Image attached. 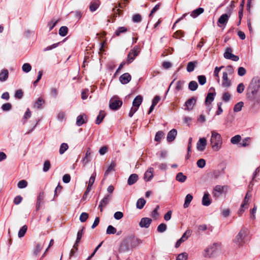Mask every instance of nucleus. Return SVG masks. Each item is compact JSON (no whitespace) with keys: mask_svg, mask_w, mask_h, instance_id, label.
Masks as SVG:
<instances>
[{"mask_svg":"<svg viewBox=\"0 0 260 260\" xmlns=\"http://www.w3.org/2000/svg\"><path fill=\"white\" fill-rule=\"evenodd\" d=\"M142 240L137 238L134 235L125 237L121 242L118 251L119 252H126L137 246Z\"/></svg>","mask_w":260,"mask_h":260,"instance_id":"1","label":"nucleus"},{"mask_svg":"<svg viewBox=\"0 0 260 260\" xmlns=\"http://www.w3.org/2000/svg\"><path fill=\"white\" fill-rule=\"evenodd\" d=\"M210 143L212 149L215 151H218L221 148L222 144V139L219 133L215 131L211 132Z\"/></svg>","mask_w":260,"mask_h":260,"instance_id":"2","label":"nucleus"},{"mask_svg":"<svg viewBox=\"0 0 260 260\" xmlns=\"http://www.w3.org/2000/svg\"><path fill=\"white\" fill-rule=\"evenodd\" d=\"M247 235V229L246 228H242L236 236L234 242L237 244L238 247H241L245 243Z\"/></svg>","mask_w":260,"mask_h":260,"instance_id":"3","label":"nucleus"},{"mask_svg":"<svg viewBox=\"0 0 260 260\" xmlns=\"http://www.w3.org/2000/svg\"><path fill=\"white\" fill-rule=\"evenodd\" d=\"M259 89L260 80L257 77L253 78L249 85L247 94H256Z\"/></svg>","mask_w":260,"mask_h":260,"instance_id":"4","label":"nucleus"},{"mask_svg":"<svg viewBox=\"0 0 260 260\" xmlns=\"http://www.w3.org/2000/svg\"><path fill=\"white\" fill-rule=\"evenodd\" d=\"M122 105V101L117 96H114L109 101V108L112 110H118Z\"/></svg>","mask_w":260,"mask_h":260,"instance_id":"5","label":"nucleus"},{"mask_svg":"<svg viewBox=\"0 0 260 260\" xmlns=\"http://www.w3.org/2000/svg\"><path fill=\"white\" fill-rule=\"evenodd\" d=\"M218 244L214 243L209 246L204 250V255L205 257H210L214 255L218 250Z\"/></svg>","mask_w":260,"mask_h":260,"instance_id":"6","label":"nucleus"},{"mask_svg":"<svg viewBox=\"0 0 260 260\" xmlns=\"http://www.w3.org/2000/svg\"><path fill=\"white\" fill-rule=\"evenodd\" d=\"M140 52V48L138 46H135L129 52L127 58V63L132 62Z\"/></svg>","mask_w":260,"mask_h":260,"instance_id":"7","label":"nucleus"},{"mask_svg":"<svg viewBox=\"0 0 260 260\" xmlns=\"http://www.w3.org/2000/svg\"><path fill=\"white\" fill-rule=\"evenodd\" d=\"M197 100V98L194 96L191 97V98L188 99L184 104V106L185 107L184 110L185 111L191 110L193 108V107L196 103Z\"/></svg>","mask_w":260,"mask_h":260,"instance_id":"8","label":"nucleus"},{"mask_svg":"<svg viewBox=\"0 0 260 260\" xmlns=\"http://www.w3.org/2000/svg\"><path fill=\"white\" fill-rule=\"evenodd\" d=\"M191 234V231L189 230H187L186 231V232L183 234L182 237L177 241L176 244H175V247L176 248L180 246L181 243L186 240L189 237Z\"/></svg>","mask_w":260,"mask_h":260,"instance_id":"9","label":"nucleus"},{"mask_svg":"<svg viewBox=\"0 0 260 260\" xmlns=\"http://www.w3.org/2000/svg\"><path fill=\"white\" fill-rule=\"evenodd\" d=\"M152 222V219L148 217L142 218L139 225L142 228H148Z\"/></svg>","mask_w":260,"mask_h":260,"instance_id":"10","label":"nucleus"},{"mask_svg":"<svg viewBox=\"0 0 260 260\" xmlns=\"http://www.w3.org/2000/svg\"><path fill=\"white\" fill-rule=\"evenodd\" d=\"M154 169L152 167H149L145 172L144 175V179L145 181H150L153 177Z\"/></svg>","mask_w":260,"mask_h":260,"instance_id":"11","label":"nucleus"},{"mask_svg":"<svg viewBox=\"0 0 260 260\" xmlns=\"http://www.w3.org/2000/svg\"><path fill=\"white\" fill-rule=\"evenodd\" d=\"M207 144V140L205 138H200L197 144V149L200 151L204 150Z\"/></svg>","mask_w":260,"mask_h":260,"instance_id":"12","label":"nucleus"},{"mask_svg":"<svg viewBox=\"0 0 260 260\" xmlns=\"http://www.w3.org/2000/svg\"><path fill=\"white\" fill-rule=\"evenodd\" d=\"M223 186L219 185H216L213 189V197L216 198L220 196L223 192Z\"/></svg>","mask_w":260,"mask_h":260,"instance_id":"13","label":"nucleus"},{"mask_svg":"<svg viewBox=\"0 0 260 260\" xmlns=\"http://www.w3.org/2000/svg\"><path fill=\"white\" fill-rule=\"evenodd\" d=\"M131 76L128 73L121 75L119 77V81L122 84H126L131 80Z\"/></svg>","mask_w":260,"mask_h":260,"instance_id":"14","label":"nucleus"},{"mask_svg":"<svg viewBox=\"0 0 260 260\" xmlns=\"http://www.w3.org/2000/svg\"><path fill=\"white\" fill-rule=\"evenodd\" d=\"M177 134V131L176 129L173 128L170 131L167 136V141L169 143H171L173 142L175 139L176 138V137Z\"/></svg>","mask_w":260,"mask_h":260,"instance_id":"15","label":"nucleus"},{"mask_svg":"<svg viewBox=\"0 0 260 260\" xmlns=\"http://www.w3.org/2000/svg\"><path fill=\"white\" fill-rule=\"evenodd\" d=\"M222 80V86L223 87H229L231 85V81L229 80L228 74L226 72L223 73Z\"/></svg>","mask_w":260,"mask_h":260,"instance_id":"16","label":"nucleus"},{"mask_svg":"<svg viewBox=\"0 0 260 260\" xmlns=\"http://www.w3.org/2000/svg\"><path fill=\"white\" fill-rule=\"evenodd\" d=\"M110 200V195H106L104 198L101 201L99 205V208L100 209L101 212L103 211V209L109 203Z\"/></svg>","mask_w":260,"mask_h":260,"instance_id":"17","label":"nucleus"},{"mask_svg":"<svg viewBox=\"0 0 260 260\" xmlns=\"http://www.w3.org/2000/svg\"><path fill=\"white\" fill-rule=\"evenodd\" d=\"M202 203V205L205 206H209L211 204V201L210 199V194L207 191L204 192Z\"/></svg>","mask_w":260,"mask_h":260,"instance_id":"18","label":"nucleus"},{"mask_svg":"<svg viewBox=\"0 0 260 260\" xmlns=\"http://www.w3.org/2000/svg\"><path fill=\"white\" fill-rule=\"evenodd\" d=\"M87 118V116L85 114H81L77 116L76 119V125L78 126H81L84 123L87 122V120H85V119Z\"/></svg>","mask_w":260,"mask_h":260,"instance_id":"19","label":"nucleus"},{"mask_svg":"<svg viewBox=\"0 0 260 260\" xmlns=\"http://www.w3.org/2000/svg\"><path fill=\"white\" fill-rule=\"evenodd\" d=\"M230 17L229 15H227L226 14L221 15L218 20V23L222 24L225 26L226 25Z\"/></svg>","mask_w":260,"mask_h":260,"instance_id":"20","label":"nucleus"},{"mask_svg":"<svg viewBox=\"0 0 260 260\" xmlns=\"http://www.w3.org/2000/svg\"><path fill=\"white\" fill-rule=\"evenodd\" d=\"M100 5V2L99 0H92L90 4L89 9L92 12L95 11Z\"/></svg>","mask_w":260,"mask_h":260,"instance_id":"21","label":"nucleus"},{"mask_svg":"<svg viewBox=\"0 0 260 260\" xmlns=\"http://www.w3.org/2000/svg\"><path fill=\"white\" fill-rule=\"evenodd\" d=\"M44 198V192L43 191L39 193L37 197V200L36 203V210L38 211L40 209L41 205L42 204V201Z\"/></svg>","mask_w":260,"mask_h":260,"instance_id":"22","label":"nucleus"},{"mask_svg":"<svg viewBox=\"0 0 260 260\" xmlns=\"http://www.w3.org/2000/svg\"><path fill=\"white\" fill-rule=\"evenodd\" d=\"M216 93L215 92H209L207 94V95L205 99V104L206 106H208L211 104V103L214 101V98L215 96Z\"/></svg>","mask_w":260,"mask_h":260,"instance_id":"23","label":"nucleus"},{"mask_svg":"<svg viewBox=\"0 0 260 260\" xmlns=\"http://www.w3.org/2000/svg\"><path fill=\"white\" fill-rule=\"evenodd\" d=\"M138 175L136 174H131L127 180V184L129 185H132L138 180Z\"/></svg>","mask_w":260,"mask_h":260,"instance_id":"24","label":"nucleus"},{"mask_svg":"<svg viewBox=\"0 0 260 260\" xmlns=\"http://www.w3.org/2000/svg\"><path fill=\"white\" fill-rule=\"evenodd\" d=\"M143 101V97L141 95H137L133 101V106L139 108Z\"/></svg>","mask_w":260,"mask_h":260,"instance_id":"25","label":"nucleus"},{"mask_svg":"<svg viewBox=\"0 0 260 260\" xmlns=\"http://www.w3.org/2000/svg\"><path fill=\"white\" fill-rule=\"evenodd\" d=\"M248 98L253 105L258 104L260 103V98L256 96V94H247Z\"/></svg>","mask_w":260,"mask_h":260,"instance_id":"26","label":"nucleus"},{"mask_svg":"<svg viewBox=\"0 0 260 260\" xmlns=\"http://www.w3.org/2000/svg\"><path fill=\"white\" fill-rule=\"evenodd\" d=\"M9 76V72L7 69L3 70L0 73V82H3L6 81Z\"/></svg>","mask_w":260,"mask_h":260,"instance_id":"27","label":"nucleus"},{"mask_svg":"<svg viewBox=\"0 0 260 260\" xmlns=\"http://www.w3.org/2000/svg\"><path fill=\"white\" fill-rule=\"evenodd\" d=\"M204 11V10L202 8H198L196 10L192 11L190 14V16L192 18H196L200 14H202Z\"/></svg>","mask_w":260,"mask_h":260,"instance_id":"28","label":"nucleus"},{"mask_svg":"<svg viewBox=\"0 0 260 260\" xmlns=\"http://www.w3.org/2000/svg\"><path fill=\"white\" fill-rule=\"evenodd\" d=\"M193 197L190 194H187L185 198V202L183 205V207L184 208H186L188 207L190 205V202L192 200Z\"/></svg>","mask_w":260,"mask_h":260,"instance_id":"29","label":"nucleus"},{"mask_svg":"<svg viewBox=\"0 0 260 260\" xmlns=\"http://www.w3.org/2000/svg\"><path fill=\"white\" fill-rule=\"evenodd\" d=\"M197 64V61H190V62H188L187 67H186L187 71L189 73L192 72L194 70V68Z\"/></svg>","mask_w":260,"mask_h":260,"instance_id":"30","label":"nucleus"},{"mask_svg":"<svg viewBox=\"0 0 260 260\" xmlns=\"http://www.w3.org/2000/svg\"><path fill=\"white\" fill-rule=\"evenodd\" d=\"M186 179L187 177L184 175L182 172L178 173L176 176V180L181 183L184 182Z\"/></svg>","mask_w":260,"mask_h":260,"instance_id":"31","label":"nucleus"},{"mask_svg":"<svg viewBox=\"0 0 260 260\" xmlns=\"http://www.w3.org/2000/svg\"><path fill=\"white\" fill-rule=\"evenodd\" d=\"M105 116V112L103 111H100L99 115L96 117V119L95 120V123L96 124H100L103 121Z\"/></svg>","mask_w":260,"mask_h":260,"instance_id":"32","label":"nucleus"},{"mask_svg":"<svg viewBox=\"0 0 260 260\" xmlns=\"http://www.w3.org/2000/svg\"><path fill=\"white\" fill-rule=\"evenodd\" d=\"M68 28L66 26H62L60 27L58 34L61 37H65L68 32Z\"/></svg>","mask_w":260,"mask_h":260,"instance_id":"33","label":"nucleus"},{"mask_svg":"<svg viewBox=\"0 0 260 260\" xmlns=\"http://www.w3.org/2000/svg\"><path fill=\"white\" fill-rule=\"evenodd\" d=\"M146 204V201L144 198H140L138 200L136 203V207L138 209H142L145 204Z\"/></svg>","mask_w":260,"mask_h":260,"instance_id":"34","label":"nucleus"},{"mask_svg":"<svg viewBox=\"0 0 260 260\" xmlns=\"http://www.w3.org/2000/svg\"><path fill=\"white\" fill-rule=\"evenodd\" d=\"M198 84L195 81H191L188 84V88L190 90L194 91L197 89Z\"/></svg>","mask_w":260,"mask_h":260,"instance_id":"35","label":"nucleus"},{"mask_svg":"<svg viewBox=\"0 0 260 260\" xmlns=\"http://www.w3.org/2000/svg\"><path fill=\"white\" fill-rule=\"evenodd\" d=\"M27 230V226L26 225H23L19 231L18 236L19 238L24 237Z\"/></svg>","mask_w":260,"mask_h":260,"instance_id":"36","label":"nucleus"},{"mask_svg":"<svg viewBox=\"0 0 260 260\" xmlns=\"http://www.w3.org/2000/svg\"><path fill=\"white\" fill-rule=\"evenodd\" d=\"M243 105H244V103L243 102H238L234 106V111L235 112H240L242 110V108L243 107Z\"/></svg>","mask_w":260,"mask_h":260,"instance_id":"37","label":"nucleus"},{"mask_svg":"<svg viewBox=\"0 0 260 260\" xmlns=\"http://www.w3.org/2000/svg\"><path fill=\"white\" fill-rule=\"evenodd\" d=\"M167 225L165 223H160L157 228V231L158 233H162L165 232L167 230Z\"/></svg>","mask_w":260,"mask_h":260,"instance_id":"38","label":"nucleus"},{"mask_svg":"<svg viewBox=\"0 0 260 260\" xmlns=\"http://www.w3.org/2000/svg\"><path fill=\"white\" fill-rule=\"evenodd\" d=\"M241 140V137L239 135H237L231 139V143L233 144H236L239 143Z\"/></svg>","mask_w":260,"mask_h":260,"instance_id":"39","label":"nucleus"},{"mask_svg":"<svg viewBox=\"0 0 260 260\" xmlns=\"http://www.w3.org/2000/svg\"><path fill=\"white\" fill-rule=\"evenodd\" d=\"M22 70L24 72L27 73L31 71V66L28 63H25L23 64L22 67Z\"/></svg>","mask_w":260,"mask_h":260,"instance_id":"40","label":"nucleus"},{"mask_svg":"<svg viewBox=\"0 0 260 260\" xmlns=\"http://www.w3.org/2000/svg\"><path fill=\"white\" fill-rule=\"evenodd\" d=\"M127 30V29L125 27H123V26L119 27L116 30V31L115 32V34L116 36H118L121 34L126 32Z\"/></svg>","mask_w":260,"mask_h":260,"instance_id":"41","label":"nucleus"},{"mask_svg":"<svg viewBox=\"0 0 260 260\" xmlns=\"http://www.w3.org/2000/svg\"><path fill=\"white\" fill-rule=\"evenodd\" d=\"M249 199H250V197L248 196V193H247L244 199V200H243L242 203L241 204L242 208H247V205L248 204Z\"/></svg>","mask_w":260,"mask_h":260,"instance_id":"42","label":"nucleus"},{"mask_svg":"<svg viewBox=\"0 0 260 260\" xmlns=\"http://www.w3.org/2000/svg\"><path fill=\"white\" fill-rule=\"evenodd\" d=\"M69 146L67 143H63L61 144L59 148V153L62 154L68 149Z\"/></svg>","mask_w":260,"mask_h":260,"instance_id":"43","label":"nucleus"},{"mask_svg":"<svg viewBox=\"0 0 260 260\" xmlns=\"http://www.w3.org/2000/svg\"><path fill=\"white\" fill-rule=\"evenodd\" d=\"M164 135V133L162 131H160L156 132L154 140L157 142H160Z\"/></svg>","mask_w":260,"mask_h":260,"instance_id":"44","label":"nucleus"},{"mask_svg":"<svg viewBox=\"0 0 260 260\" xmlns=\"http://www.w3.org/2000/svg\"><path fill=\"white\" fill-rule=\"evenodd\" d=\"M116 233V229L112 225H109L106 230V234L108 235L114 234Z\"/></svg>","mask_w":260,"mask_h":260,"instance_id":"45","label":"nucleus"},{"mask_svg":"<svg viewBox=\"0 0 260 260\" xmlns=\"http://www.w3.org/2000/svg\"><path fill=\"white\" fill-rule=\"evenodd\" d=\"M224 168H223L221 171H214L213 173V177L214 179L218 178L220 175L224 174Z\"/></svg>","mask_w":260,"mask_h":260,"instance_id":"46","label":"nucleus"},{"mask_svg":"<svg viewBox=\"0 0 260 260\" xmlns=\"http://www.w3.org/2000/svg\"><path fill=\"white\" fill-rule=\"evenodd\" d=\"M42 246L40 244H37L34 251V255L37 256L42 249Z\"/></svg>","mask_w":260,"mask_h":260,"instance_id":"47","label":"nucleus"},{"mask_svg":"<svg viewBox=\"0 0 260 260\" xmlns=\"http://www.w3.org/2000/svg\"><path fill=\"white\" fill-rule=\"evenodd\" d=\"M11 108L12 105L9 103L4 104L1 107V109L3 111H9Z\"/></svg>","mask_w":260,"mask_h":260,"instance_id":"48","label":"nucleus"},{"mask_svg":"<svg viewBox=\"0 0 260 260\" xmlns=\"http://www.w3.org/2000/svg\"><path fill=\"white\" fill-rule=\"evenodd\" d=\"M198 79L199 84L201 85H203L206 83V77L204 75L198 76Z\"/></svg>","mask_w":260,"mask_h":260,"instance_id":"49","label":"nucleus"},{"mask_svg":"<svg viewBox=\"0 0 260 260\" xmlns=\"http://www.w3.org/2000/svg\"><path fill=\"white\" fill-rule=\"evenodd\" d=\"M27 182L25 180H22L19 181L17 184V187L19 188H21V189L25 188L27 186Z\"/></svg>","mask_w":260,"mask_h":260,"instance_id":"50","label":"nucleus"},{"mask_svg":"<svg viewBox=\"0 0 260 260\" xmlns=\"http://www.w3.org/2000/svg\"><path fill=\"white\" fill-rule=\"evenodd\" d=\"M141 16L139 14L134 15L132 17V21L134 23H139L141 21Z\"/></svg>","mask_w":260,"mask_h":260,"instance_id":"51","label":"nucleus"},{"mask_svg":"<svg viewBox=\"0 0 260 260\" xmlns=\"http://www.w3.org/2000/svg\"><path fill=\"white\" fill-rule=\"evenodd\" d=\"M59 20H52L48 23V26L49 27V31H51L55 26Z\"/></svg>","mask_w":260,"mask_h":260,"instance_id":"52","label":"nucleus"},{"mask_svg":"<svg viewBox=\"0 0 260 260\" xmlns=\"http://www.w3.org/2000/svg\"><path fill=\"white\" fill-rule=\"evenodd\" d=\"M232 51V49L230 47L227 48L223 54L224 57L227 59H229L232 54L231 53Z\"/></svg>","mask_w":260,"mask_h":260,"instance_id":"53","label":"nucleus"},{"mask_svg":"<svg viewBox=\"0 0 260 260\" xmlns=\"http://www.w3.org/2000/svg\"><path fill=\"white\" fill-rule=\"evenodd\" d=\"M88 218V214L86 212H82L79 217V219L81 222H84L86 221Z\"/></svg>","mask_w":260,"mask_h":260,"instance_id":"54","label":"nucleus"},{"mask_svg":"<svg viewBox=\"0 0 260 260\" xmlns=\"http://www.w3.org/2000/svg\"><path fill=\"white\" fill-rule=\"evenodd\" d=\"M50 168V162L49 160H45L44 162L43 170L44 172H47Z\"/></svg>","mask_w":260,"mask_h":260,"instance_id":"55","label":"nucleus"},{"mask_svg":"<svg viewBox=\"0 0 260 260\" xmlns=\"http://www.w3.org/2000/svg\"><path fill=\"white\" fill-rule=\"evenodd\" d=\"M188 257V254L186 252H183L179 254L177 257L176 260H186Z\"/></svg>","mask_w":260,"mask_h":260,"instance_id":"56","label":"nucleus"},{"mask_svg":"<svg viewBox=\"0 0 260 260\" xmlns=\"http://www.w3.org/2000/svg\"><path fill=\"white\" fill-rule=\"evenodd\" d=\"M197 166L200 168H203L206 165V161L203 158L199 159L197 162Z\"/></svg>","mask_w":260,"mask_h":260,"instance_id":"57","label":"nucleus"},{"mask_svg":"<svg viewBox=\"0 0 260 260\" xmlns=\"http://www.w3.org/2000/svg\"><path fill=\"white\" fill-rule=\"evenodd\" d=\"M185 82L182 80H179L177 82V85L176 86V90L177 91H180L182 89V87Z\"/></svg>","mask_w":260,"mask_h":260,"instance_id":"58","label":"nucleus"},{"mask_svg":"<svg viewBox=\"0 0 260 260\" xmlns=\"http://www.w3.org/2000/svg\"><path fill=\"white\" fill-rule=\"evenodd\" d=\"M95 176H96L95 173H94L91 175V176L90 177L89 182H88V187H90V188L92 187V185L95 181Z\"/></svg>","mask_w":260,"mask_h":260,"instance_id":"59","label":"nucleus"},{"mask_svg":"<svg viewBox=\"0 0 260 260\" xmlns=\"http://www.w3.org/2000/svg\"><path fill=\"white\" fill-rule=\"evenodd\" d=\"M115 164L114 162H112L110 166L108 167L107 169L105 172V176H107L109 173L115 167Z\"/></svg>","mask_w":260,"mask_h":260,"instance_id":"60","label":"nucleus"},{"mask_svg":"<svg viewBox=\"0 0 260 260\" xmlns=\"http://www.w3.org/2000/svg\"><path fill=\"white\" fill-rule=\"evenodd\" d=\"M231 99V95L230 94L226 92H224L222 96V100L225 102H228Z\"/></svg>","mask_w":260,"mask_h":260,"instance_id":"61","label":"nucleus"},{"mask_svg":"<svg viewBox=\"0 0 260 260\" xmlns=\"http://www.w3.org/2000/svg\"><path fill=\"white\" fill-rule=\"evenodd\" d=\"M250 140L249 137H246L244 138L241 143H240V145L242 147H246L249 145V143L247 142L248 141Z\"/></svg>","mask_w":260,"mask_h":260,"instance_id":"62","label":"nucleus"},{"mask_svg":"<svg viewBox=\"0 0 260 260\" xmlns=\"http://www.w3.org/2000/svg\"><path fill=\"white\" fill-rule=\"evenodd\" d=\"M44 100L40 98L38 99V100L35 103V106L37 108H40L41 106L44 103Z\"/></svg>","mask_w":260,"mask_h":260,"instance_id":"63","label":"nucleus"},{"mask_svg":"<svg viewBox=\"0 0 260 260\" xmlns=\"http://www.w3.org/2000/svg\"><path fill=\"white\" fill-rule=\"evenodd\" d=\"M245 88L244 85L243 83L238 84L237 87V91L239 93H241L244 91Z\"/></svg>","mask_w":260,"mask_h":260,"instance_id":"64","label":"nucleus"}]
</instances>
